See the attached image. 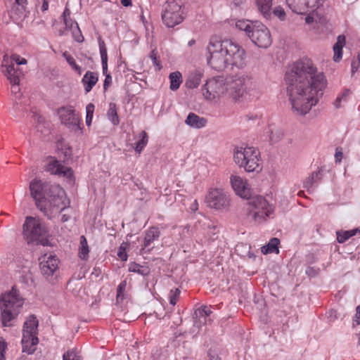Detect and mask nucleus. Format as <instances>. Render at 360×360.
Segmentation results:
<instances>
[{
    "label": "nucleus",
    "mask_w": 360,
    "mask_h": 360,
    "mask_svg": "<svg viewBox=\"0 0 360 360\" xmlns=\"http://www.w3.org/2000/svg\"><path fill=\"white\" fill-rule=\"evenodd\" d=\"M58 115L62 124L75 131H80L79 120L72 107H62L58 110Z\"/></svg>",
    "instance_id": "nucleus-15"
},
{
    "label": "nucleus",
    "mask_w": 360,
    "mask_h": 360,
    "mask_svg": "<svg viewBox=\"0 0 360 360\" xmlns=\"http://www.w3.org/2000/svg\"><path fill=\"white\" fill-rule=\"evenodd\" d=\"M180 290L178 288L172 289L169 292V303L174 306L179 297Z\"/></svg>",
    "instance_id": "nucleus-43"
},
{
    "label": "nucleus",
    "mask_w": 360,
    "mask_h": 360,
    "mask_svg": "<svg viewBox=\"0 0 360 360\" xmlns=\"http://www.w3.org/2000/svg\"><path fill=\"white\" fill-rule=\"evenodd\" d=\"M256 149L253 147H236L234 149V161L240 167L250 160Z\"/></svg>",
    "instance_id": "nucleus-19"
},
{
    "label": "nucleus",
    "mask_w": 360,
    "mask_h": 360,
    "mask_svg": "<svg viewBox=\"0 0 360 360\" xmlns=\"http://www.w3.org/2000/svg\"><path fill=\"white\" fill-rule=\"evenodd\" d=\"M112 83V77L110 75H106L105 78L103 82V89L104 91H106L110 84Z\"/></svg>",
    "instance_id": "nucleus-57"
},
{
    "label": "nucleus",
    "mask_w": 360,
    "mask_h": 360,
    "mask_svg": "<svg viewBox=\"0 0 360 360\" xmlns=\"http://www.w3.org/2000/svg\"><path fill=\"white\" fill-rule=\"evenodd\" d=\"M207 64L214 70L221 72L229 66L243 68L245 65V51L231 39L210 38L207 46Z\"/></svg>",
    "instance_id": "nucleus-2"
},
{
    "label": "nucleus",
    "mask_w": 360,
    "mask_h": 360,
    "mask_svg": "<svg viewBox=\"0 0 360 360\" xmlns=\"http://www.w3.org/2000/svg\"><path fill=\"white\" fill-rule=\"evenodd\" d=\"M287 6L295 13H314L322 6V0H285Z\"/></svg>",
    "instance_id": "nucleus-12"
},
{
    "label": "nucleus",
    "mask_w": 360,
    "mask_h": 360,
    "mask_svg": "<svg viewBox=\"0 0 360 360\" xmlns=\"http://www.w3.org/2000/svg\"><path fill=\"white\" fill-rule=\"evenodd\" d=\"M39 322L34 315H30L24 323L22 338V352L31 354L36 350L39 342L37 338Z\"/></svg>",
    "instance_id": "nucleus-5"
},
{
    "label": "nucleus",
    "mask_w": 360,
    "mask_h": 360,
    "mask_svg": "<svg viewBox=\"0 0 360 360\" xmlns=\"http://www.w3.org/2000/svg\"><path fill=\"white\" fill-rule=\"evenodd\" d=\"M185 123L191 127L200 129L206 125L207 120L193 112H190L185 120Z\"/></svg>",
    "instance_id": "nucleus-24"
},
{
    "label": "nucleus",
    "mask_w": 360,
    "mask_h": 360,
    "mask_svg": "<svg viewBox=\"0 0 360 360\" xmlns=\"http://www.w3.org/2000/svg\"><path fill=\"white\" fill-rule=\"evenodd\" d=\"M334 56L333 60L335 62H338L342 57V49L337 46H333Z\"/></svg>",
    "instance_id": "nucleus-49"
},
{
    "label": "nucleus",
    "mask_w": 360,
    "mask_h": 360,
    "mask_svg": "<svg viewBox=\"0 0 360 360\" xmlns=\"http://www.w3.org/2000/svg\"><path fill=\"white\" fill-rule=\"evenodd\" d=\"M246 79L247 77H238L229 84L228 90L230 91V94L233 99L237 100L243 95L245 89Z\"/></svg>",
    "instance_id": "nucleus-20"
},
{
    "label": "nucleus",
    "mask_w": 360,
    "mask_h": 360,
    "mask_svg": "<svg viewBox=\"0 0 360 360\" xmlns=\"http://www.w3.org/2000/svg\"><path fill=\"white\" fill-rule=\"evenodd\" d=\"M49 8V1L48 0H43V4H42V6H41V11L43 12L47 11Z\"/></svg>",
    "instance_id": "nucleus-61"
},
{
    "label": "nucleus",
    "mask_w": 360,
    "mask_h": 360,
    "mask_svg": "<svg viewBox=\"0 0 360 360\" xmlns=\"http://www.w3.org/2000/svg\"><path fill=\"white\" fill-rule=\"evenodd\" d=\"M63 360H82V359L75 350L72 349L63 354Z\"/></svg>",
    "instance_id": "nucleus-40"
},
{
    "label": "nucleus",
    "mask_w": 360,
    "mask_h": 360,
    "mask_svg": "<svg viewBox=\"0 0 360 360\" xmlns=\"http://www.w3.org/2000/svg\"><path fill=\"white\" fill-rule=\"evenodd\" d=\"M160 231L157 227H151L145 233L143 243L141 248L142 253H148L154 248L153 242L158 240Z\"/></svg>",
    "instance_id": "nucleus-18"
},
{
    "label": "nucleus",
    "mask_w": 360,
    "mask_h": 360,
    "mask_svg": "<svg viewBox=\"0 0 360 360\" xmlns=\"http://www.w3.org/2000/svg\"><path fill=\"white\" fill-rule=\"evenodd\" d=\"M356 321L358 324H360V305L356 307Z\"/></svg>",
    "instance_id": "nucleus-60"
},
{
    "label": "nucleus",
    "mask_w": 360,
    "mask_h": 360,
    "mask_svg": "<svg viewBox=\"0 0 360 360\" xmlns=\"http://www.w3.org/2000/svg\"><path fill=\"white\" fill-rule=\"evenodd\" d=\"M30 191L37 208L49 219L55 217L70 204L65 191L59 185L35 179L30 183Z\"/></svg>",
    "instance_id": "nucleus-3"
},
{
    "label": "nucleus",
    "mask_w": 360,
    "mask_h": 360,
    "mask_svg": "<svg viewBox=\"0 0 360 360\" xmlns=\"http://www.w3.org/2000/svg\"><path fill=\"white\" fill-rule=\"evenodd\" d=\"M149 58L152 60L153 63L155 66L158 68V70H160L162 66L160 65V62L158 59V51L156 49H153L149 54Z\"/></svg>",
    "instance_id": "nucleus-46"
},
{
    "label": "nucleus",
    "mask_w": 360,
    "mask_h": 360,
    "mask_svg": "<svg viewBox=\"0 0 360 360\" xmlns=\"http://www.w3.org/2000/svg\"><path fill=\"white\" fill-rule=\"evenodd\" d=\"M306 16L305 18V22L307 24H311L315 20V17L319 18V21L321 20V17L319 14V9L316 10L314 13H309V14H304Z\"/></svg>",
    "instance_id": "nucleus-45"
},
{
    "label": "nucleus",
    "mask_w": 360,
    "mask_h": 360,
    "mask_svg": "<svg viewBox=\"0 0 360 360\" xmlns=\"http://www.w3.org/2000/svg\"><path fill=\"white\" fill-rule=\"evenodd\" d=\"M101 63H102L103 75H108L107 73V72H108V60L101 61Z\"/></svg>",
    "instance_id": "nucleus-59"
},
{
    "label": "nucleus",
    "mask_w": 360,
    "mask_h": 360,
    "mask_svg": "<svg viewBox=\"0 0 360 360\" xmlns=\"http://www.w3.org/2000/svg\"><path fill=\"white\" fill-rule=\"evenodd\" d=\"M99 49L101 61L108 60L107 49L103 41H99Z\"/></svg>",
    "instance_id": "nucleus-47"
},
{
    "label": "nucleus",
    "mask_w": 360,
    "mask_h": 360,
    "mask_svg": "<svg viewBox=\"0 0 360 360\" xmlns=\"http://www.w3.org/2000/svg\"><path fill=\"white\" fill-rule=\"evenodd\" d=\"M280 240L277 238H271L267 245L262 248V252L264 255L273 252H278V246Z\"/></svg>",
    "instance_id": "nucleus-29"
},
{
    "label": "nucleus",
    "mask_w": 360,
    "mask_h": 360,
    "mask_svg": "<svg viewBox=\"0 0 360 360\" xmlns=\"http://www.w3.org/2000/svg\"><path fill=\"white\" fill-rule=\"evenodd\" d=\"M64 23H65L67 29H70L72 30L73 29H75V23H77V22L74 21L71 18H65Z\"/></svg>",
    "instance_id": "nucleus-55"
},
{
    "label": "nucleus",
    "mask_w": 360,
    "mask_h": 360,
    "mask_svg": "<svg viewBox=\"0 0 360 360\" xmlns=\"http://www.w3.org/2000/svg\"><path fill=\"white\" fill-rule=\"evenodd\" d=\"M121 3L124 6H129L131 4V0H121Z\"/></svg>",
    "instance_id": "nucleus-64"
},
{
    "label": "nucleus",
    "mask_w": 360,
    "mask_h": 360,
    "mask_svg": "<svg viewBox=\"0 0 360 360\" xmlns=\"http://www.w3.org/2000/svg\"><path fill=\"white\" fill-rule=\"evenodd\" d=\"M207 227L208 230L207 234L210 240H214L217 238L219 230L217 229V226L213 224H208Z\"/></svg>",
    "instance_id": "nucleus-41"
},
{
    "label": "nucleus",
    "mask_w": 360,
    "mask_h": 360,
    "mask_svg": "<svg viewBox=\"0 0 360 360\" xmlns=\"http://www.w3.org/2000/svg\"><path fill=\"white\" fill-rule=\"evenodd\" d=\"M287 94L292 110L297 115H305L323 95L325 76L319 72L312 61L303 58L296 61L285 72Z\"/></svg>",
    "instance_id": "nucleus-1"
},
{
    "label": "nucleus",
    "mask_w": 360,
    "mask_h": 360,
    "mask_svg": "<svg viewBox=\"0 0 360 360\" xmlns=\"http://www.w3.org/2000/svg\"><path fill=\"white\" fill-rule=\"evenodd\" d=\"M139 137L140 138L139 141L136 143L135 150L138 153H141L143 150L144 147L147 145L148 142V136L147 133L145 131H142L139 134Z\"/></svg>",
    "instance_id": "nucleus-34"
},
{
    "label": "nucleus",
    "mask_w": 360,
    "mask_h": 360,
    "mask_svg": "<svg viewBox=\"0 0 360 360\" xmlns=\"http://www.w3.org/2000/svg\"><path fill=\"white\" fill-rule=\"evenodd\" d=\"M319 269L312 266H308L306 269V274L309 277H315L319 274Z\"/></svg>",
    "instance_id": "nucleus-53"
},
{
    "label": "nucleus",
    "mask_w": 360,
    "mask_h": 360,
    "mask_svg": "<svg viewBox=\"0 0 360 360\" xmlns=\"http://www.w3.org/2000/svg\"><path fill=\"white\" fill-rule=\"evenodd\" d=\"M240 167L244 168L247 172H259L262 169L259 152L256 149L255 153H253L250 160Z\"/></svg>",
    "instance_id": "nucleus-21"
},
{
    "label": "nucleus",
    "mask_w": 360,
    "mask_h": 360,
    "mask_svg": "<svg viewBox=\"0 0 360 360\" xmlns=\"http://www.w3.org/2000/svg\"><path fill=\"white\" fill-rule=\"evenodd\" d=\"M345 44V37L344 35H339L337 38V41L334 44L333 46H338L340 48H343L344 45Z\"/></svg>",
    "instance_id": "nucleus-56"
},
{
    "label": "nucleus",
    "mask_w": 360,
    "mask_h": 360,
    "mask_svg": "<svg viewBox=\"0 0 360 360\" xmlns=\"http://www.w3.org/2000/svg\"><path fill=\"white\" fill-rule=\"evenodd\" d=\"M321 170L319 169L311 173L304 181V188H307L309 193L314 192L322 179Z\"/></svg>",
    "instance_id": "nucleus-22"
},
{
    "label": "nucleus",
    "mask_w": 360,
    "mask_h": 360,
    "mask_svg": "<svg viewBox=\"0 0 360 360\" xmlns=\"http://www.w3.org/2000/svg\"><path fill=\"white\" fill-rule=\"evenodd\" d=\"M357 231L358 229L345 231L344 232H337V240L340 243H345L349 238L355 236Z\"/></svg>",
    "instance_id": "nucleus-35"
},
{
    "label": "nucleus",
    "mask_w": 360,
    "mask_h": 360,
    "mask_svg": "<svg viewBox=\"0 0 360 360\" xmlns=\"http://www.w3.org/2000/svg\"><path fill=\"white\" fill-rule=\"evenodd\" d=\"M23 303V299L14 288H12L10 292L1 295L0 297V319L2 326H13V321L17 318Z\"/></svg>",
    "instance_id": "nucleus-4"
},
{
    "label": "nucleus",
    "mask_w": 360,
    "mask_h": 360,
    "mask_svg": "<svg viewBox=\"0 0 360 360\" xmlns=\"http://www.w3.org/2000/svg\"><path fill=\"white\" fill-rule=\"evenodd\" d=\"M127 286V280L122 281L119 285L117 286V296H116V300L117 302L122 301L126 297V288Z\"/></svg>",
    "instance_id": "nucleus-37"
},
{
    "label": "nucleus",
    "mask_w": 360,
    "mask_h": 360,
    "mask_svg": "<svg viewBox=\"0 0 360 360\" xmlns=\"http://www.w3.org/2000/svg\"><path fill=\"white\" fill-rule=\"evenodd\" d=\"M273 0H257V5L259 12L266 19L271 17V6Z\"/></svg>",
    "instance_id": "nucleus-26"
},
{
    "label": "nucleus",
    "mask_w": 360,
    "mask_h": 360,
    "mask_svg": "<svg viewBox=\"0 0 360 360\" xmlns=\"http://www.w3.org/2000/svg\"><path fill=\"white\" fill-rule=\"evenodd\" d=\"M360 65V53H359L357 54V56L356 58H354L352 61V73L354 74L355 72L357 71Z\"/></svg>",
    "instance_id": "nucleus-51"
},
{
    "label": "nucleus",
    "mask_w": 360,
    "mask_h": 360,
    "mask_svg": "<svg viewBox=\"0 0 360 360\" xmlns=\"http://www.w3.org/2000/svg\"><path fill=\"white\" fill-rule=\"evenodd\" d=\"M89 246L86 238L84 236L80 237V246L79 249V257L82 259H86L89 257Z\"/></svg>",
    "instance_id": "nucleus-33"
},
{
    "label": "nucleus",
    "mask_w": 360,
    "mask_h": 360,
    "mask_svg": "<svg viewBox=\"0 0 360 360\" xmlns=\"http://www.w3.org/2000/svg\"><path fill=\"white\" fill-rule=\"evenodd\" d=\"M94 112V105L89 103L86 107V124L87 126H90L91 124Z\"/></svg>",
    "instance_id": "nucleus-39"
},
{
    "label": "nucleus",
    "mask_w": 360,
    "mask_h": 360,
    "mask_svg": "<svg viewBox=\"0 0 360 360\" xmlns=\"http://www.w3.org/2000/svg\"><path fill=\"white\" fill-rule=\"evenodd\" d=\"M72 37L76 41L79 43L84 39L77 23H75V29L72 30Z\"/></svg>",
    "instance_id": "nucleus-44"
},
{
    "label": "nucleus",
    "mask_w": 360,
    "mask_h": 360,
    "mask_svg": "<svg viewBox=\"0 0 360 360\" xmlns=\"http://www.w3.org/2000/svg\"><path fill=\"white\" fill-rule=\"evenodd\" d=\"M6 69L5 70V75H6L8 79L10 81L11 84H12L13 86L18 84L20 78L18 70L15 69V65L11 64L6 65Z\"/></svg>",
    "instance_id": "nucleus-28"
},
{
    "label": "nucleus",
    "mask_w": 360,
    "mask_h": 360,
    "mask_svg": "<svg viewBox=\"0 0 360 360\" xmlns=\"http://www.w3.org/2000/svg\"><path fill=\"white\" fill-rule=\"evenodd\" d=\"M16 4L20 6L22 8H25V6L27 4V0H15Z\"/></svg>",
    "instance_id": "nucleus-63"
},
{
    "label": "nucleus",
    "mask_w": 360,
    "mask_h": 360,
    "mask_svg": "<svg viewBox=\"0 0 360 360\" xmlns=\"http://www.w3.org/2000/svg\"><path fill=\"white\" fill-rule=\"evenodd\" d=\"M249 37L255 45L263 49L268 48L272 43L269 30L258 21L255 22V27Z\"/></svg>",
    "instance_id": "nucleus-11"
},
{
    "label": "nucleus",
    "mask_w": 360,
    "mask_h": 360,
    "mask_svg": "<svg viewBox=\"0 0 360 360\" xmlns=\"http://www.w3.org/2000/svg\"><path fill=\"white\" fill-rule=\"evenodd\" d=\"M129 271L131 272H135L142 276H147L150 273L148 267L143 266L140 264L134 263L131 264L129 266Z\"/></svg>",
    "instance_id": "nucleus-36"
},
{
    "label": "nucleus",
    "mask_w": 360,
    "mask_h": 360,
    "mask_svg": "<svg viewBox=\"0 0 360 360\" xmlns=\"http://www.w3.org/2000/svg\"><path fill=\"white\" fill-rule=\"evenodd\" d=\"M6 347V342L2 338H0V360H4V352Z\"/></svg>",
    "instance_id": "nucleus-54"
},
{
    "label": "nucleus",
    "mask_w": 360,
    "mask_h": 360,
    "mask_svg": "<svg viewBox=\"0 0 360 360\" xmlns=\"http://www.w3.org/2000/svg\"><path fill=\"white\" fill-rule=\"evenodd\" d=\"M207 205L215 210L226 209L230 205L229 194L222 188H212L206 195Z\"/></svg>",
    "instance_id": "nucleus-10"
},
{
    "label": "nucleus",
    "mask_w": 360,
    "mask_h": 360,
    "mask_svg": "<svg viewBox=\"0 0 360 360\" xmlns=\"http://www.w3.org/2000/svg\"><path fill=\"white\" fill-rule=\"evenodd\" d=\"M63 56L65 58L68 63L79 75H81V68L79 66L76 62L74 58L70 55L67 51L64 52L63 53Z\"/></svg>",
    "instance_id": "nucleus-38"
},
{
    "label": "nucleus",
    "mask_w": 360,
    "mask_h": 360,
    "mask_svg": "<svg viewBox=\"0 0 360 360\" xmlns=\"http://www.w3.org/2000/svg\"><path fill=\"white\" fill-rule=\"evenodd\" d=\"M277 16L280 20H283L285 18V13L283 8L281 6L276 7L271 14Z\"/></svg>",
    "instance_id": "nucleus-48"
},
{
    "label": "nucleus",
    "mask_w": 360,
    "mask_h": 360,
    "mask_svg": "<svg viewBox=\"0 0 360 360\" xmlns=\"http://www.w3.org/2000/svg\"><path fill=\"white\" fill-rule=\"evenodd\" d=\"M202 73L200 70H194L191 72L186 82V86L188 89H194L199 86Z\"/></svg>",
    "instance_id": "nucleus-25"
},
{
    "label": "nucleus",
    "mask_w": 360,
    "mask_h": 360,
    "mask_svg": "<svg viewBox=\"0 0 360 360\" xmlns=\"http://www.w3.org/2000/svg\"><path fill=\"white\" fill-rule=\"evenodd\" d=\"M46 171L53 174L66 177L70 183L73 181V171L70 167L61 165L55 158L49 157L48 163L46 165Z\"/></svg>",
    "instance_id": "nucleus-16"
},
{
    "label": "nucleus",
    "mask_w": 360,
    "mask_h": 360,
    "mask_svg": "<svg viewBox=\"0 0 360 360\" xmlns=\"http://www.w3.org/2000/svg\"><path fill=\"white\" fill-rule=\"evenodd\" d=\"M98 80V73L95 72L87 71L84 75L82 82L84 85L86 94L91 91L94 86Z\"/></svg>",
    "instance_id": "nucleus-23"
},
{
    "label": "nucleus",
    "mask_w": 360,
    "mask_h": 360,
    "mask_svg": "<svg viewBox=\"0 0 360 360\" xmlns=\"http://www.w3.org/2000/svg\"><path fill=\"white\" fill-rule=\"evenodd\" d=\"M212 311L210 307L202 306L197 309L193 314L194 323L189 333L195 337L200 331V328L211 321L210 316Z\"/></svg>",
    "instance_id": "nucleus-14"
},
{
    "label": "nucleus",
    "mask_w": 360,
    "mask_h": 360,
    "mask_svg": "<svg viewBox=\"0 0 360 360\" xmlns=\"http://www.w3.org/2000/svg\"><path fill=\"white\" fill-rule=\"evenodd\" d=\"M23 234L27 240V243L37 241L45 234V229L39 220L32 217H27L23 224Z\"/></svg>",
    "instance_id": "nucleus-13"
},
{
    "label": "nucleus",
    "mask_w": 360,
    "mask_h": 360,
    "mask_svg": "<svg viewBox=\"0 0 360 360\" xmlns=\"http://www.w3.org/2000/svg\"><path fill=\"white\" fill-rule=\"evenodd\" d=\"M181 77H182L181 74L178 71L174 72H172L169 74V78L170 80L169 88L171 90L176 91L179 88L180 84L182 82Z\"/></svg>",
    "instance_id": "nucleus-31"
},
{
    "label": "nucleus",
    "mask_w": 360,
    "mask_h": 360,
    "mask_svg": "<svg viewBox=\"0 0 360 360\" xmlns=\"http://www.w3.org/2000/svg\"><path fill=\"white\" fill-rule=\"evenodd\" d=\"M181 6L176 0H167L163 6L162 18L168 27H174L180 24L183 20Z\"/></svg>",
    "instance_id": "nucleus-7"
},
{
    "label": "nucleus",
    "mask_w": 360,
    "mask_h": 360,
    "mask_svg": "<svg viewBox=\"0 0 360 360\" xmlns=\"http://www.w3.org/2000/svg\"><path fill=\"white\" fill-rule=\"evenodd\" d=\"M342 158V152L341 151V150H339V149L337 148L335 155V161L338 162H341Z\"/></svg>",
    "instance_id": "nucleus-58"
},
{
    "label": "nucleus",
    "mask_w": 360,
    "mask_h": 360,
    "mask_svg": "<svg viewBox=\"0 0 360 360\" xmlns=\"http://www.w3.org/2000/svg\"><path fill=\"white\" fill-rule=\"evenodd\" d=\"M351 94V91L349 89H346L342 94L341 96H338L334 102V105L336 108H339L340 107V103L342 101H347V97Z\"/></svg>",
    "instance_id": "nucleus-42"
},
{
    "label": "nucleus",
    "mask_w": 360,
    "mask_h": 360,
    "mask_svg": "<svg viewBox=\"0 0 360 360\" xmlns=\"http://www.w3.org/2000/svg\"><path fill=\"white\" fill-rule=\"evenodd\" d=\"M236 26L239 30L245 31L247 35L250 37V34H251L252 30H253V27H255V22L249 20H238L236 23Z\"/></svg>",
    "instance_id": "nucleus-32"
},
{
    "label": "nucleus",
    "mask_w": 360,
    "mask_h": 360,
    "mask_svg": "<svg viewBox=\"0 0 360 360\" xmlns=\"http://www.w3.org/2000/svg\"><path fill=\"white\" fill-rule=\"evenodd\" d=\"M230 181L233 189L237 195L243 198L250 196V189L245 180L239 176L232 174L230 177Z\"/></svg>",
    "instance_id": "nucleus-17"
},
{
    "label": "nucleus",
    "mask_w": 360,
    "mask_h": 360,
    "mask_svg": "<svg viewBox=\"0 0 360 360\" xmlns=\"http://www.w3.org/2000/svg\"><path fill=\"white\" fill-rule=\"evenodd\" d=\"M60 260L53 255H45L39 258V268L43 277L50 283H53L59 273Z\"/></svg>",
    "instance_id": "nucleus-8"
},
{
    "label": "nucleus",
    "mask_w": 360,
    "mask_h": 360,
    "mask_svg": "<svg viewBox=\"0 0 360 360\" xmlns=\"http://www.w3.org/2000/svg\"><path fill=\"white\" fill-rule=\"evenodd\" d=\"M70 11L68 8H66L64 10L63 13V20L65 21V18H70Z\"/></svg>",
    "instance_id": "nucleus-62"
},
{
    "label": "nucleus",
    "mask_w": 360,
    "mask_h": 360,
    "mask_svg": "<svg viewBox=\"0 0 360 360\" xmlns=\"http://www.w3.org/2000/svg\"><path fill=\"white\" fill-rule=\"evenodd\" d=\"M107 117L113 125L117 126L119 124L120 120L117 112V105L115 103H110Z\"/></svg>",
    "instance_id": "nucleus-30"
},
{
    "label": "nucleus",
    "mask_w": 360,
    "mask_h": 360,
    "mask_svg": "<svg viewBox=\"0 0 360 360\" xmlns=\"http://www.w3.org/2000/svg\"><path fill=\"white\" fill-rule=\"evenodd\" d=\"M11 58L13 61L15 62L17 65H25L27 61L25 58L20 57L19 55L13 54L11 56Z\"/></svg>",
    "instance_id": "nucleus-52"
},
{
    "label": "nucleus",
    "mask_w": 360,
    "mask_h": 360,
    "mask_svg": "<svg viewBox=\"0 0 360 360\" xmlns=\"http://www.w3.org/2000/svg\"><path fill=\"white\" fill-rule=\"evenodd\" d=\"M117 256L122 261H127V254L126 252V248L124 246V243L121 244L117 252Z\"/></svg>",
    "instance_id": "nucleus-50"
},
{
    "label": "nucleus",
    "mask_w": 360,
    "mask_h": 360,
    "mask_svg": "<svg viewBox=\"0 0 360 360\" xmlns=\"http://www.w3.org/2000/svg\"><path fill=\"white\" fill-rule=\"evenodd\" d=\"M266 134L269 137V140L271 143L278 142L283 136V131L273 126H269L266 129Z\"/></svg>",
    "instance_id": "nucleus-27"
},
{
    "label": "nucleus",
    "mask_w": 360,
    "mask_h": 360,
    "mask_svg": "<svg viewBox=\"0 0 360 360\" xmlns=\"http://www.w3.org/2000/svg\"><path fill=\"white\" fill-rule=\"evenodd\" d=\"M245 199L248 200V215L257 222L266 220V217L274 211L272 205H269L267 200L261 195L251 196L250 193V196Z\"/></svg>",
    "instance_id": "nucleus-6"
},
{
    "label": "nucleus",
    "mask_w": 360,
    "mask_h": 360,
    "mask_svg": "<svg viewBox=\"0 0 360 360\" xmlns=\"http://www.w3.org/2000/svg\"><path fill=\"white\" fill-rule=\"evenodd\" d=\"M227 90L228 88L222 77L209 79L202 88V94L207 100H213L224 94Z\"/></svg>",
    "instance_id": "nucleus-9"
}]
</instances>
